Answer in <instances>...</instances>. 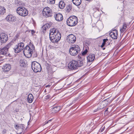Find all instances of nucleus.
<instances>
[{
	"label": "nucleus",
	"instance_id": "43",
	"mask_svg": "<svg viewBox=\"0 0 134 134\" xmlns=\"http://www.w3.org/2000/svg\"><path fill=\"white\" fill-rule=\"evenodd\" d=\"M94 112H95L96 111H97V110H94Z\"/></svg>",
	"mask_w": 134,
	"mask_h": 134
},
{
	"label": "nucleus",
	"instance_id": "34",
	"mask_svg": "<svg viewBox=\"0 0 134 134\" xmlns=\"http://www.w3.org/2000/svg\"><path fill=\"white\" fill-rule=\"evenodd\" d=\"M104 107V106H100V107H99L97 109H102Z\"/></svg>",
	"mask_w": 134,
	"mask_h": 134
},
{
	"label": "nucleus",
	"instance_id": "44",
	"mask_svg": "<svg viewBox=\"0 0 134 134\" xmlns=\"http://www.w3.org/2000/svg\"><path fill=\"white\" fill-rule=\"evenodd\" d=\"M105 49V48H103V50H104Z\"/></svg>",
	"mask_w": 134,
	"mask_h": 134
},
{
	"label": "nucleus",
	"instance_id": "9",
	"mask_svg": "<svg viewBox=\"0 0 134 134\" xmlns=\"http://www.w3.org/2000/svg\"><path fill=\"white\" fill-rule=\"evenodd\" d=\"M43 14L46 17L51 16L52 15V10L48 7L45 8L43 10Z\"/></svg>",
	"mask_w": 134,
	"mask_h": 134
},
{
	"label": "nucleus",
	"instance_id": "32",
	"mask_svg": "<svg viewBox=\"0 0 134 134\" xmlns=\"http://www.w3.org/2000/svg\"><path fill=\"white\" fill-rule=\"evenodd\" d=\"M108 40L107 39H103V42L102 43L103 44L105 45V44L106 43V42H107V41H108Z\"/></svg>",
	"mask_w": 134,
	"mask_h": 134
},
{
	"label": "nucleus",
	"instance_id": "21",
	"mask_svg": "<svg viewBox=\"0 0 134 134\" xmlns=\"http://www.w3.org/2000/svg\"><path fill=\"white\" fill-rule=\"evenodd\" d=\"M5 8L3 6H0V15H2L5 13Z\"/></svg>",
	"mask_w": 134,
	"mask_h": 134
},
{
	"label": "nucleus",
	"instance_id": "12",
	"mask_svg": "<svg viewBox=\"0 0 134 134\" xmlns=\"http://www.w3.org/2000/svg\"><path fill=\"white\" fill-rule=\"evenodd\" d=\"M6 19L10 23L15 22L16 20L15 17L11 14L8 15L6 18Z\"/></svg>",
	"mask_w": 134,
	"mask_h": 134
},
{
	"label": "nucleus",
	"instance_id": "10",
	"mask_svg": "<svg viewBox=\"0 0 134 134\" xmlns=\"http://www.w3.org/2000/svg\"><path fill=\"white\" fill-rule=\"evenodd\" d=\"M67 41L70 43H73L75 42L76 40V37L72 34H70L67 37Z\"/></svg>",
	"mask_w": 134,
	"mask_h": 134
},
{
	"label": "nucleus",
	"instance_id": "5",
	"mask_svg": "<svg viewBox=\"0 0 134 134\" xmlns=\"http://www.w3.org/2000/svg\"><path fill=\"white\" fill-rule=\"evenodd\" d=\"M31 67L35 73L40 72L42 70L40 64L36 61L32 62Z\"/></svg>",
	"mask_w": 134,
	"mask_h": 134
},
{
	"label": "nucleus",
	"instance_id": "14",
	"mask_svg": "<svg viewBox=\"0 0 134 134\" xmlns=\"http://www.w3.org/2000/svg\"><path fill=\"white\" fill-rule=\"evenodd\" d=\"M9 54L8 50L5 47H4L0 49V55H3L7 56Z\"/></svg>",
	"mask_w": 134,
	"mask_h": 134
},
{
	"label": "nucleus",
	"instance_id": "24",
	"mask_svg": "<svg viewBox=\"0 0 134 134\" xmlns=\"http://www.w3.org/2000/svg\"><path fill=\"white\" fill-rule=\"evenodd\" d=\"M65 3L61 1L59 2V6L60 9H63L65 7Z\"/></svg>",
	"mask_w": 134,
	"mask_h": 134
},
{
	"label": "nucleus",
	"instance_id": "42",
	"mask_svg": "<svg viewBox=\"0 0 134 134\" xmlns=\"http://www.w3.org/2000/svg\"><path fill=\"white\" fill-rule=\"evenodd\" d=\"M108 109L107 108L105 111H108Z\"/></svg>",
	"mask_w": 134,
	"mask_h": 134
},
{
	"label": "nucleus",
	"instance_id": "16",
	"mask_svg": "<svg viewBox=\"0 0 134 134\" xmlns=\"http://www.w3.org/2000/svg\"><path fill=\"white\" fill-rule=\"evenodd\" d=\"M55 18L57 21H62L63 19L62 15L60 13H58L54 16Z\"/></svg>",
	"mask_w": 134,
	"mask_h": 134
},
{
	"label": "nucleus",
	"instance_id": "8",
	"mask_svg": "<svg viewBox=\"0 0 134 134\" xmlns=\"http://www.w3.org/2000/svg\"><path fill=\"white\" fill-rule=\"evenodd\" d=\"M79 62L76 60H72L71 61L69 64L68 67L71 69L76 70L78 67Z\"/></svg>",
	"mask_w": 134,
	"mask_h": 134
},
{
	"label": "nucleus",
	"instance_id": "1",
	"mask_svg": "<svg viewBox=\"0 0 134 134\" xmlns=\"http://www.w3.org/2000/svg\"><path fill=\"white\" fill-rule=\"evenodd\" d=\"M49 36L51 41L54 43L57 42L61 37V34L58 30L54 28L50 30Z\"/></svg>",
	"mask_w": 134,
	"mask_h": 134
},
{
	"label": "nucleus",
	"instance_id": "4",
	"mask_svg": "<svg viewBox=\"0 0 134 134\" xmlns=\"http://www.w3.org/2000/svg\"><path fill=\"white\" fill-rule=\"evenodd\" d=\"M80 49L77 45H74L71 46L69 49L70 54L72 56H75L80 52Z\"/></svg>",
	"mask_w": 134,
	"mask_h": 134
},
{
	"label": "nucleus",
	"instance_id": "6",
	"mask_svg": "<svg viewBox=\"0 0 134 134\" xmlns=\"http://www.w3.org/2000/svg\"><path fill=\"white\" fill-rule=\"evenodd\" d=\"M16 12L19 15L23 16H26L28 14L27 10L23 7H18L17 9Z\"/></svg>",
	"mask_w": 134,
	"mask_h": 134
},
{
	"label": "nucleus",
	"instance_id": "30",
	"mask_svg": "<svg viewBox=\"0 0 134 134\" xmlns=\"http://www.w3.org/2000/svg\"><path fill=\"white\" fill-rule=\"evenodd\" d=\"M105 126H103L101 127V129H100V132H103L105 129Z\"/></svg>",
	"mask_w": 134,
	"mask_h": 134
},
{
	"label": "nucleus",
	"instance_id": "29",
	"mask_svg": "<svg viewBox=\"0 0 134 134\" xmlns=\"http://www.w3.org/2000/svg\"><path fill=\"white\" fill-rule=\"evenodd\" d=\"M12 45V43L10 42L4 47H5L8 50V49Z\"/></svg>",
	"mask_w": 134,
	"mask_h": 134
},
{
	"label": "nucleus",
	"instance_id": "26",
	"mask_svg": "<svg viewBox=\"0 0 134 134\" xmlns=\"http://www.w3.org/2000/svg\"><path fill=\"white\" fill-rule=\"evenodd\" d=\"M127 25L126 23H124L122 26V27L120 29V31L121 32H123L125 31L127 28Z\"/></svg>",
	"mask_w": 134,
	"mask_h": 134
},
{
	"label": "nucleus",
	"instance_id": "23",
	"mask_svg": "<svg viewBox=\"0 0 134 134\" xmlns=\"http://www.w3.org/2000/svg\"><path fill=\"white\" fill-rule=\"evenodd\" d=\"M74 4L77 6L79 5L81 2V0H72Z\"/></svg>",
	"mask_w": 134,
	"mask_h": 134
},
{
	"label": "nucleus",
	"instance_id": "45",
	"mask_svg": "<svg viewBox=\"0 0 134 134\" xmlns=\"http://www.w3.org/2000/svg\"><path fill=\"white\" fill-rule=\"evenodd\" d=\"M17 38V37L16 36V38Z\"/></svg>",
	"mask_w": 134,
	"mask_h": 134
},
{
	"label": "nucleus",
	"instance_id": "19",
	"mask_svg": "<svg viewBox=\"0 0 134 134\" xmlns=\"http://www.w3.org/2000/svg\"><path fill=\"white\" fill-rule=\"evenodd\" d=\"M23 125H20V126L18 124L15 125H14V127L15 128L16 130H20L22 132H23L24 130L23 129Z\"/></svg>",
	"mask_w": 134,
	"mask_h": 134
},
{
	"label": "nucleus",
	"instance_id": "31",
	"mask_svg": "<svg viewBox=\"0 0 134 134\" xmlns=\"http://www.w3.org/2000/svg\"><path fill=\"white\" fill-rule=\"evenodd\" d=\"M88 51L87 49H86L85 51H83L82 53V55H83L86 54L87 53Z\"/></svg>",
	"mask_w": 134,
	"mask_h": 134
},
{
	"label": "nucleus",
	"instance_id": "3",
	"mask_svg": "<svg viewBox=\"0 0 134 134\" xmlns=\"http://www.w3.org/2000/svg\"><path fill=\"white\" fill-rule=\"evenodd\" d=\"M77 23V18L76 16L74 15L70 16L68 19L66 21L67 24L70 26L76 25Z\"/></svg>",
	"mask_w": 134,
	"mask_h": 134
},
{
	"label": "nucleus",
	"instance_id": "35",
	"mask_svg": "<svg viewBox=\"0 0 134 134\" xmlns=\"http://www.w3.org/2000/svg\"><path fill=\"white\" fill-rule=\"evenodd\" d=\"M51 120H49L48 121H47L46 122V124H47L48 123V122H51Z\"/></svg>",
	"mask_w": 134,
	"mask_h": 134
},
{
	"label": "nucleus",
	"instance_id": "18",
	"mask_svg": "<svg viewBox=\"0 0 134 134\" xmlns=\"http://www.w3.org/2000/svg\"><path fill=\"white\" fill-rule=\"evenodd\" d=\"M33 98L34 97L30 93L28 95L27 101L29 103H31L33 101Z\"/></svg>",
	"mask_w": 134,
	"mask_h": 134
},
{
	"label": "nucleus",
	"instance_id": "28",
	"mask_svg": "<svg viewBox=\"0 0 134 134\" xmlns=\"http://www.w3.org/2000/svg\"><path fill=\"white\" fill-rule=\"evenodd\" d=\"M83 60H79L78 61V62H79L78 63V67L81 66L83 65Z\"/></svg>",
	"mask_w": 134,
	"mask_h": 134
},
{
	"label": "nucleus",
	"instance_id": "25",
	"mask_svg": "<svg viewBox=\"0 0 134 134\" xmlns=\"http://www.w3.org/2000/svg\"><path fill=\"white\" fill-rule=\"evenodd\" d=\"M26 63L24 60H21L20 61V64L21 66L26 67Z\"/></svg>",
	"mask_w": 134,
	"mask_h": 134
},
{
	"label": "nucleus",
	"instance_id": "27",
	"mask_svg": "<svg viewBox=\"0 0 134 134\" xmlns=\"http://www.w3.org/2000/svg\"><path fill=\"white\" fill-rule=\"evenodd\" d=\"M72 9V6L70 4H69L66 6V11L69 12Z\"/></svg>",
	"mask_w": 134,
	"mask_h": 134
},
{
	"label": "nucleus",
	"instance_id": "39",
	"mask_svg": "<svg viewBox=\"0 0 134 134\" xmlns=\"http://www.w3.org/2000/svg\"><path fill=\"white\" fill-rule=\"evenodd\" d=\"M104 46V45L103 44H102L101 46V47L102 48H103Z\"/></svg>",
	"mask_w": 134,
	"mask_h": 134
},
{
	"label": "nucleus",
	"instance_id": "38",
	"mask_svg": "<svg viewBox=\"0 0 134 134\" xmlns=\"http://www.w3.org/2000/svg\"><path fill=\"white\" fill-rule=\"evenodd\" d=\"M104 46V45L103 44H102L101 46V47L102 48H103Z\"/></svg>",
	"mask_w": 134,
	"mask_h": 134
},
{
	"label": "nucleus",
	"instance_id": "20",
	"mask_svg": "<svg viewBox=\"0 0 134 134\" xmlns=\"http://www.w3.org/2000/svg\"><path fill=\"white\" fill-rule=\"evenodd\" d=\"M61 107L60 106H57L53 108L52 110V113H54L59 111L61 110Z\"/></svg>",
	"mask_w": 134,
	"mask_h": 134
},
{
	"label": "nucleus",
	"instance_id": "7",
	"mask_svg": "<svg viewBox=\"0 0 134 134\" xmlns=\"http://www.w3.org/2000/svg\"><path fill=\"white\" fill-rule=\"evenodd\" d=\"M24 44L23 42L18 43L14 49V52L18 53L22 51L24 48Z\"/></svg>",
	"mask_w": 134,
	"mask_h": 134
},
{
	"label": "nucleus",
	"instance_id": "2",
	"mask_svg": "<svg viewBox=\"0 0 134 134\" xmlns=\"http://www.w3.org/2000/svg\"><path fill=\"white\" fill-rule=\"evenodd\" d=\"M30 46H31V48L29 46H27L23 49L24 50L23 52L24 54L26 57L28 58L32 56L33 53L32 50L35 49V47L33 44H31L30 45Z\"/></svg>",
	"mask_w": 134,
	"mask_h": 134
},
{
	"label": "nucleus",
	"instance_id": "13",
	"mask_svg": "<svg viewBox=\"0 0 134 134\" xmlns=\"http://www.w3.org/2000/svg\"><path fill=\"white\" fill-rule=\"evenodd\" d=\"M110 36L113 39H116L117 38L118 35V31L116 30H113L109 33Z\"/></svg>",
	"mask_w": 134,
	"mask_h": 134
},
{
	"label": "nucleus",
	"instance_id": "41",
	"mask_svg": "<svg viewBox=\"0 0 134 134\" xmlns=\"http://www.w3.org/2000/svg\"><path fill=\"white\" fill-rule=\"evenodd\" d=\"M86 1H92V0H86Z\"/></svg>",
	"mask_w": 134,
	"mask_h": 134
},
{
	"label": "nucleus",
	"instance_id": "11",
	"mask_svg": "<svg viewBox=\"0 0 134 134\" xmlns=\"http://www.w3.org/2000/svg\"><path fill=\"white\" fill-rule=\"evenodd\" d=\"M8 39L7 35L5 34L2 33L0 34V40L1 43L6 42Z\"/></svg>",
	"mask_w": 134,
	"mask_h": 134
},
{
	"label": "nucleus",
	"instance_id": "40",
	"mask_svg": "<svg viewBox=\"0 0 134 134\" xmlns=\"http://www.w3.org/2000/svg\"><path fill=\"white\" fill-rule=\"evenodd\" d=\"M21 131V132H20V133H17V134H21V133H22V132H22V131Z\"/></svg>",
	"mask_w": 134,
	"mask_h": 134
},
{
	"label": "nucleus",
	"instance_id": "15",
	"mask_svg": "<svg viewBox=\"0 0 134 134\" xmlns=\"http://www.w3.org/2000/svg\"><path fill=\"white\" fill-rule=\"evenodd\" d=\"M88 62H91L95 59V55L94 54H90L87 57Z\"/></svg>",
	"mask_w": 134,
	"mask_h": 134
},
{
	"label": "nucleus",
	"instance_id": "17",
	"mask_svg": "<svg viewBox=\"0 0 134 134\" xmlns=\"http://www.w3.org/2000/svg\"><path fill=\"white\" fill-rule=\"evenodd\" d=\"M11 66L9 64H5L3 65L2 69L5 71H8L10 69Z\"/></svg>",
	"mask_w": 134,
	"mask_h": 134
},
{
	"label": "nucleus",
	"instance_id": "36",
	"mask_svg": "<svg viewBox=\"0 0 134 134\" xmlns=\"http://www.w3.org/2000/svg\"><path fill=\"white\" fill-rule=\"evenodd\" d=\"M35 32L34 30H32V34L33 35Z\"/></svg>",
	"mask_w": 134,
	"mask_h": 134
},
{
	"label": "nucleus",
	"instance_id": "33",
	"mask_svg": "<svg viewBox=\"0 0 134 134\" xmlns=\"http://www.w3.org/2000/svg\"><path fill=\"white\" fill-rule=\"evenodd\" d=\"M50 3L51 4H54L55 3V0H49Z\"/></svg>",
	"mask_w": 134,
	"mask_h": 134
},
{
	"label": "nucleus",
	"instance_id": "37",
	"mask_svg": "<svg viewBox=\"0 0 134 134\" xmlns=\"http://www.w3.org/2000/svg\"><path fill=\"white\" fill-rule=\"evenodd\" d=\"M51 86V85H46L45 87H49Z\"/></svg>",
	"mask_w": 134,
	"mask_h": 134
},
{
	"label": "nucleus",
	"instance_id": "22",
	"mask_svg": "<svg viewBox=\"0 0 134 134\" xmlns=\"http://www.w3.org/2000/svg\"><path fill=\"white\" fill-rule=\"evenodd\" d=\"M51 24L49 23H47L45 24L42 27L43 30H46L47 29L49 28L51 25Z\"/></svg>",
	"mask_w": 134,
	"mask_h": 134
}]
</instances>
